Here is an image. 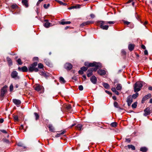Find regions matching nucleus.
<instances>
[{"label": "nucleus", "mask_w": 152, "mask_h": 152, "mask_svg": "<svg viewBox=\"0 0 152 152\" xmlns=\"http://www.w3.org/2000/svg\"><path fill=\"white\" fill-rule=\"evenodd\" d=\"M37 63L36 62H35L31 65L28 67V72H32L33 71L37 72L39 71V69L37 67Z\"/></svg>", "instance_id": "f257e3e1"}, {"label": "nucleus", "mask_w": 152, "mask_h": 152, "mask_svg": "<svg viewBox=\"0 0 152 152\" xmlns=\"http://www.w3.org/2000/svg\"><path fill=\"white\" fill-rule=\"evenodd\" d=\"M143 86L142 82H136L134 86V91L138 92L140 91Z\"/></svg>", "instance_id": "f03ea898"}, {"label": "nucleus", "mask_w": 152, "mask_h": 152, "mask_svg": "<svg viewBox=\"0 0 152 152\" xmlns=\"http://www.w3.org/2000/svg\"><path fill=\"white\" fill-rule=\"evenodd\" d=\"M7 86L6 85L4 86L3 87L1 90V93L0 94V97L2 98L1 100L4 96V95L7 92Z\"/></svg>", "instance_id": "7ed1b4c3"}, {"label": "nucleus", "mask_w": 152, "mask_h": 152, "mask_svg": "<svg viewBox=\"0 0 152 152\" xmlns=\"http://www.w3.org/2000/svg\"><path fill=\"white\" fill-rule=\"evenodd\" d=\"M95 66L97 68H101L102 65L101 64L96 62H94L92 63H90L89 67Z\"/></svg>", "instance_id": "20e7f679"}, {"label": "nucleus", "mask_w": 152, "mask_h": 152, "mask_svg": "<svg viewBox=\"0 0 152 152\" xmlns=\"http://www.w3.org/2000/svg\"><path fill=\"white\" fill-rule=\"evenodd\" d=\"M64 67L67 70H70L72 69V65L70 63H66L64 64Z\"/></svg>", "instance_id": "39448f33"}, {"label": "nucleus", "mask_w": 152, "mask_h": 152, "mask_svg": "<svg viewBox=\"0 0 152 152\" xmlns=\"http://www.w3.org/2000/svg\"><path fill=\"white\" fill-rule=\"evenodd\" d=\"M100 28L103 30H107L108 29L109 26L107 25H104V24H106L105 23V22L104 21H100Z\"/></svg>", "instance_id": "423d86ee"}, {"label": "nucleus", "mask_w": 152, "mask_h": 152, "mask_svg": "<svg viewBox=\"0 0 152 152\" xmlns=\"http://www.w3.org/2000/svg\"><path fill=\"white\" fill-rule=\"evenodd\" d=\"M126 102L128 106H130L133 102V98L131 95L129 96L127 98Z\"/></svg>", "instance_id": "0eeeda50"}, {"label": "nucleus", "mask_w": 152, "mask_h": 152, "mask_svg": "<svg viewBox=\"0 0 152 152\" xmlns=\"http://www.w3.org/2000/svg\"><path fill=\"white\" fill-rule=\"evenodd\" d=\"M144 113L143 115L145 116L149 115L151 113V110L149 107L147 108L144 110Z\"/></svg>", "instance_id": "6e6552de"}, {"label": "nucleus", "mask_w": 152, "mask_h": 152, "mask_svg": "<svg viewBox=\"0 0 152 152\" xmlns=\"http://www.w3.org/2000/svg\"><path fill=\"white\" fill-rule=\"evenodd\" d=\"M18 69L19 71L23 72H27L28 70L27 68L25 66H23L21 68L18 67Z\"/></svg>", "instance_id": "1a4fd4ad"}, {"label": "nucleus", "mask_w": 152, "mask_h": 152, "mask_svg": "<svg viewBox=\"0 0 152 152\" xmlns=\"http://www.w3.org/2000/svg\"><path fill=\"white\" fill-rule=\"evenodd\" d=\"M90 80L94 84H96L97 82V78L94 76H92L90 78Z\"/></svg>", "instance_id": "9d476101"}, {"label": "nucleus", "mask_w": 152, "mask_h": 152, "mask_svg": "<svg viewBox=\"0 0 152 152\" xmlns=\"http://www.w3.org/2000/svg\"><path fill=\"white\" fill-rule=\"evenodd\" d=\"M11 76L12 78H15V77H19L18 76V73L16 71H13L11 73Z\"/></svg>", "instance_id": "9b49d317"}, {"label": "nucleus", "mask_w": 152, "mask_h": 152, "mask_svg": "<svg viewBox=\"0 0 152 152\" xmlns=\"http://www.w3.org/2000/svg\"><path fill=\"white\" fill-rule=\"evenodd\" d=\"M97 72L100 75H104L106 73L105 70L103 69H99L97 71Z\"/></svg>", "instance_id": "f8f14e48"}, {"label": "nucleus", "mask_w": 152, "mask_h": 152, "mask_svg": "<svg viewBox=\"0 0 152 152\" xmlns=\"http://www.w3.org/2000/svg\"><path fill=\"white\" fill-rule=\"evenodd\" d=\"M92 69H89L87 71V75L88 77H89L93 75Z\"/></svg>", "instance_id": "ddd939ff"}, {"label": "nucleus", "mask_w": 152, "mask_h": 152, "mask_svg": "<svg viewBox=\"0 0 152 152\" xmlns=\"http://www.w3.org/2000/svg\"><path fill=\"white\" fill-rule=\"evenodd\" d=\"M135 46V45L134 44H129L128 46L129 50L131 51H132L134 50Z\"/></svg>", "instance_id": "4468645a"}, {"label": "nucleus", "mask_w": 152, "mask_h": 152, "mask_svg": "<svg viewBox=\"0 0 152 152\" xmlns=\"http://www.w3.org/2000/svg\"><path fill=\"white\" fill-rule=\"evenodd\" d=\"M94 23L93 21H87L82 23L80 25V26L83 27V26L87 25L90 24V23Z\"/></svg>", "instance_id": "2eb2a0df"}, {"label": "nucleus", "mask_w": 152, "mask_h": 152, "mask_svg": "<svg viewBox=\"0 0 152 152\" xmlns=\"http://www.w3.org/2000/svg\"><path fill=\"white\" fill-rule=\"evenodd\" d=\"M13 101L14 103L16 105H19L21 103L20 100L16 99H13Z\"/></svg>", "instance_id": "dca6fc26"}, {"label": "nucleus", "mask_w": 152, "mask_h": 152, "mask_svg": "<svg viewBox=\"0 0 152 152\" xmlns=\"http://www.w3.org/2000/svg\"><path fill=\"white\" fill-rule=\"evenodd\" d=\"M22 2L23 4L26 7H28V1L27 0H22Z\"/></svg>", "instance_id": "f3484780"}, {"label": "nucleus", "mask_w": 152, "mask_h": 152, "mask_svg": "<svg viewBox=\"0 0 152 152\" xmlns=\"http://www.w3.org/2000/svg\"><path fill=\"white\" fill-rule=\"evenodd\" d=\"M81 5L79 4H77L75 6H72L69 8L68 9L69 10L75 8H80Z\"/></svg>", "instance_id": "a211bd4d"}, {"label": "nucleus", "mask_w": 152, "mask_h": 152, "mask_svg": "<svg viewBox=\"0 0 152 152\" xmlns=\"http://www.w3.org/2000/svg\"><path fill=\"white\" fill-rule=\"evenodd\" d=\"M103 86L106 89H108L110 88V86L107 83H103L102 84Z\"/></svg>", "instance_id": "6ab92c4d"}, {"label": "nucleus", "mask_w": 152, "mask_h": 152, "mask_svg": "<svg viewBox=\"0 0 152 152\" xmlns=\"http://www.w3.org/2000/svg\"><path fill=\"white\" fill-rule=\"evenodd\" d=\"M148 148L146 147H143L140 148V150L142 152H146L148 150Z\"/></svg>", "instance_id": "aec40b11"}, {"label": "nucleus", "mask_w": 152, "mask_h": 152, "mask_svg": "<svg viewBox=\"0 0 152 152\" xmlns=\"http://www.w3.org/2000/svg\"><path fill=\"white\" fill-rule=\"evenodd\" d=\"M135 94H133L132 96L133 99H136L139 96V94L137 92H135Z\"/></svg>", "instance_id": "412c9836"}, {"label": "nucleus", "mask_w": 152, "mask_h": 152, "mask_svg": "<svg viewBox=\"0 0 152 152\" xmlns=\"http://www.w3.org/2000/svg\"><path fill=\"white\" fill-rule=\"evenodd\" d=\"M128 147V148L131 149L133 150H134L135 149V147L134 146L132 145H128L127 146Z\"/></svg>", "instance_id": "4be33fe9"}, {"label": "nucleus", "mask_w": 152, "mask_h": 152, "mask_svg": "<svg viewBox=\"0 0 152 152\" xmlns=\"http://www.w3.org/2000/svg\"><path fill=\"white\" fill-rule=\"evenodd\" d=\"M59 81L62 83H66V81L65 80L64 78L62 77H60Z\"/></svg>", "instance_id": "5701e85b"}, {"label": "nucleus", "mask_w": 152, "mask_h": 152, "mask_svg": "<svg viewBox=\"0 0 152 152\" xmlns=\"http://www.w3.org/2000/svg\"><path fill=\"white\" fill-rule=\"evenodd\" d=\"M42 88V87L40 85L37 86L35 88V89L37 91H40Z\"/></svg>", "instance_id": "b1692460"}, {"label": "nucleus", "mask_w": 152, "mask_h": 152, "mask_svg": "<svg viewBox=\"0 0 152 152\" xmlns=\"http://www.w3.org/2000/svg\"><path fill=\"white\" fill-rule=\"evenodd\" d=\"M71 23V22L68 21H61L60 23L62 25H64V24H69Z\"/></svg>", "instance_id": "393cba45"}, {"label": "nucleus", "mask_w": 152, "mask_h": 152, "mask_svg": "<svg viewBox=\"0 0 152 152\" xmlns=\"http://www.w3.org/2000/svg\"><path fill=\"white\" fill-rule=\"evenodd\" d=\"M48 127L50 131L52 132L54 131V129L52 125H49Z\"/></svg>", "instance_id": "a878e982"}, {"label": "nucleus", "mask_w": 152, "mask_h": 152, "mask_svg": "<svg viewBox=\"0 0 152 152\" xmlns=\"http://www.w3.org/2000/svg\"><path fill=\"white\" fill-rule=\"evenodd\" d=\"M111 90L113 92H114L115 94H116L117 95H119V93L117 91L115 88H113L111 89Z\"/></svg>", "instance_id": "bb28decb"}, {"label": "nucleus", "mask_w": 152, "mask_h": 152, "mask_svg": "<svg viewBox=\"0 0 152 152\" xmlns=\"http://www.w3.org/2000/svg\"><path fill=\"white\" fill-rule=\"evenodd\" d=\"M83 126L81 124H79L76 126V127L79 130H81L82 129V128Z\"/></svg>", "instance_id": "cd10ccee"}, {"label": "nucleus", "mask_w": 152, "mask_h": 152, "mask_svg": "<svg viewBox=\"0 0 152 152\" xmlns=\"http://www.w3.org/2000/svg\"><path fill=\"white\" fill-rule=\"evenodd\" d=\"M50 24L51 23H50L47 22L44 24V26L46 28H48L50 26Z\"/></svg>", "instance_id": "c85d7f7f"}, {"label": "nucleus", "mask_w": 152, "mask_h": 152, "mask_svg": "<svg viewBox=\"0 0 152 152\" xmlns=\"http://www.w3.org/2000/svg\"><path fill=\"white\" fill-rule=\"evenodd\" d=\"M122 86L120 84H118L117 85L116 89L118 90H120L121 89Z\"/></svg>", "instance_id": "c756f323"}, {"label": "nucleus", "mask_w": 152, "mask_h": 152, "mask_svg": "<svg viewBox=\"0 0 152 152\" xmlns=\"http://www.w3.org/2000/svg\"><path fill=\"white\" fill-rule=\"evenodd\" d=\"M40 74L42 76H43L45 77H46L48 76V75L47 74V73H45L43 72H41L40 73Z\"/></svg>", "instance_id": "7c9ffc66"}, {"label": "nucleus", "mask_w": 152, "mask_h": 152, "mask_svg": "<svg viewBox=\"0 0 152 152\" xmlns=\"http://www.w3.org/2000/svg\"><path fill=\"white\" fill-rule=\"evenodd\" d=\"M7 61L9 63V64L10 65H11L12 64V62L11 59L9 57H7Z\"/></svg>", "instance_id": "2f4dec72"}, {"label": "nucleus", "mask_w": 152, "mask_h": 152, "mask_svg": "<svg viewBox=\"0 0 152 152\" xmlns=\"http://www.w3.org/2000/svg\"><path fill=\"white\" fill-rule=\"evenodd\" d=\"M110 125L113 127H115L117 125V123L116 122H113Z\"/></svg>", "instance_id": "473e14b6"}, {"label": "nucleus", "mask_w": 152, "mask_h": 152, "mask_svg": "<svg viewBox=\"0 0 152 152\" xmlns=\"http://www.w3.org/2000/svg\"><path fill=\"white\" fill-rule=\"evenodd\" d=\"M56 1L59 4H60L61 5H66L67 4L66 3H64L63 2H62L59 1L58 0H56Z\"/></svg>", "instance_id": "72a5a7b5"}, {"label": "nucleus", "mask_w": 152, "mask_h": 152, "mask_svg": "<svg viewBox=\"0 0 152 152\" xmlns=\"http://www.w3.org/2000/svg\"><path fill=\"white\" fill-rule=\"evenodd\" d=\"M137 102H135L132 105V107L133 108H135L136 107L137 105Z\"/></svg>", "instance_id": "f704fd0d"}, {"label": "nucleus", "mask_w": 152, "mask_h": 152, "mask_svg": "<svg viewBox=\"0 0 152 152\" xmlns=\"http://www.w3.org/2000/svg\"><path fill=\"white\" fill-rule=\"evenodd\" d=\"M34 114L35 116V120H36L37 121L39 119V115L36 113H34Z\"/></svg>", "instance_id": "c9c22d12"}, {"label": "nucleus", "mask_w": 152, "mask_h": 152, "mask_svg": "<svg viewBox=\"0 0 152 152\" xmlns=\"http://www.w3.org/2000/svg\"><path fill=\"white\" fill-rule=\"evenodd\" d=\"M66 109L68 110H70L72 108L71 105L69 104L67 105H66Z\"/></svg>", "instance_id": "e433bc0d"}, {"label": "nucleus", "mask_w": 152, "mask_h": 152, "mask_svg": "<svg viewBox=\"0 0 152 152\" xmlns=\"http://www.w3.org/2000/svg\"><path fill=\"white\" fill-rule=\"evenodd\" d=\"M105 22V23L106 24H113L115 23V22L114 21H107Z\"/></svg>", "instance_id": "4c0bfd02"}, {"label": "nucleus", "mask_w": 152, "mask_h": 152, "mask_svg": "<svg viewBox=\"0 0 152 152\" xmlns=\"http://www.w3.org/2000/svg\"><path fill=\"white\" fill-rule=\"evenodd\" d=\"M88 69V68L85 66H83L81 68V69L83 71H86Z\"/></svg>", "instance_id": "58836bf2"}, {"label": "nucleus", "mask_w": 152, "mask_h": 152, "mask_svg": "<svg viewBox=\"0 0 152 152\" xmlns=\"http://www.w3.org/2000/svg\"><path fill=\"white\" fill-rule=\"evenodd\" d=\"M66 131H63L61 133H60V134H58L56 136V137H59L60 136V135L61 134H64L65 132Z\"/></svg>", "instance_id": "ea45409f"}, {"label": "nucleus", "mask_w": 152, "mask_h": 152, "mask_svg": "<svg viewBox=\"0 0 152 152\" xmlns=\"http://www.w3.org/2000/svg\"><path fill=\"white\" fill-rule=\"evenodd\" d=\"M38 67L39 68L42 69L43 67V64L41 63H39L38 64Z\"/></svg>", "instance_id": "a19ab883"}, {"label": "nucleus", "mask_w": 152, "mask_h": 152, "mask_svg": "<svg viewBox=\"0 0 152 152\" xmlns=\"http://www.w3.org/2000/svg\"><path fill=\"white\" fill-rule=\"evenodd\" d=\"M17 62L18 64L19 65H21L23 63L21 61V60L19 58L17 60Z\"/></svg>", "instance_id": "79ce46f5"}, {"label": "nucleus", "mask_w": 152, "mask_h": 152, "mask_svg": "<svg viewBox=\"0 0 152 152\" xmlns=\"http://www.w3.org/2000/svg\"><path fill=\"white\" fill-rule=\"evenodd\" d=\"M151 96V95L150 94H148V95L145 96L144 97H145V98H146L147 99L150 98Z\"/></svg>", "instance_id": "37998d69"}, {"label": "nucleus", "mask_w": 152, "mask_h": 152, "mask_svg": "<svg viewBox=\"0 0 152 152\" xmlns=\"http://www.w3.org/2000/svg\"><path fill=\"white\" fill-rule=\"evenodd\" d=\"M50 4H48L47 5L46 4H44L43 5V7L45 9H47L50 6Z\"/></svg>", "instance_id": "c03bdc74"}, {"label": "nucleus", "mask_w": 152, "mask_h": 152, "mask_svg": "<svg viewBox=\"0 0 152 152\" xmlns=\"http://www.w3.org/2000/svg\"><path fill=\"white\" fill-rule=\"evenodd\" d=\"M13 117L15 120L17 121L18 120V117L17 115H14Z\"/></svg>", "instance_id": "a18cd8bd"}, {"label": "nucleus", "mask_w": 152, "mask_h": 152, "mask_svg": "<svg viewBox=\"0 0 152 152\" xmlns=\"http://www.w3.org/2000/svg\"><path fill=\"white\" fill-rule=\"evenodd\" d=\"M13 85L12 84L10 85V91H12L13 90Z\"/></svg>", "instance_id": "49530a36"}, {"label": "nucleus", "mask_w": 152, "mask_h": 152, "mask_svg": "<svg viewBox=\"0 0 152 152\" xmlns=\"http://www.w3.org/2000/svg\"><path fill=\"white\" fill-rule=\"evenodd\" d=\"M79 89L80 91H82L83 90V87L82 85H80L79 86Z\"/></svg>", "instance_id": "de8ad7c7"}, {"label": "nucleus", "mask_w": 152, "mask_h": 152, "mask_svg": "<svg viewBox=\"0 0 152 152\" xmlns=\"http://www.w3.org/2000/svg\"><path fill=\"white\" fill-rule=\"evenodd\" d=\"M3 142L6 143H9V141L8 140L4 139L3 140Z\"/></svg>", "instance_id": "09e8293b"}, {"label": "nucleus", "mask_w": 152, "mask_h": 152, "mask_svg": "<svg viewBox=\"0 0 152 152\" xmlns=\"http://www.w3.org/2000/svg\"><path fill=\"white\" fill-rule=\"evenodd\" d=\"M11 7L12 8L14 9L17 8L18 7V6L16 4H14L12 5Z\"/></svg>", "instance_id": "8fccbe9b"}, {"label": "nucleus", "mask_w": 152, "mask_h": 152, "mask_svg": "<svg viewBox=\"0 0 152 152\" xmlns=\"http://www.w3.org/2000/svg\"><path fill=\"white\" fill-rule=\"evenodd\" d=\"M90 63L88 62H86L85 63L84 65L85 66L89 67Z\"/></svg>", "instance_id": "3c124183"}, {"label": "nucleus", "mask_w": 152, "mask_h": 152, "mask_svg": "<svg viewBox=\"0 0 152 152\" xmlns=\"http://www.w3.org/2000/svg\"><path fill=\"white\" fill-rule=\"evenodd\" d=\"M0 131L4 133L7 134V132L5 130H4V129L0 130Z\"/></svg>", "instance_id": "603ef678"}, {"label": "nucleus", "mask_w": 152, "mask_h": 152, "mask_svg": "<svg viewBox=\"0 0 152 152\" xmlns=\"http://www.w3.org/2000/svg\"><path fill=\"white\" fill-rule=\"evenodd\" d=\"M114 105L115 107H118V103L117 102H114Z\"/></svg>", "instance_id": "864d4df0"}, {"label": "nucleus", "mask_w": 152, "mask_h": 152, "mask_svg": "<svg viewBox=\"0 0 152 152\" xmlns=\"http://www.w3.org/2000/svg\"><path fill=\"white\" fill-rule=\"evenodd\" d=\"M124 22L125 24H126L127 25H129L130 23V22H129L128 21H125V20L124 21Z\"/></svg>", "instance_id": "5fc2aeb1"}, {"label": "nucleus", "mask_w": 152, "mask_h": 152, "mask_svg": "<svg viewBox=\"0 0 152 152\" xmlns=\"http://www.w3.org/2000/svg\"><path fill=\"white\" fill-rule=\"evenodd\" d=\"M98 68H97V67H95V68H90V69H92V72L93 71H96L97 70V69Z\"/></svg>", "instance_id": "6e6d98bb"}, {"label": "nucleus", "mask_w": 152, "mask_h": 152, "mask_svg": "<svg viewBox=\"0 0 152 152\" xmlns=\"http://www.w3.org/2000/svg\"><path fill=\"white\" fill-rule=\"evenodd\" d=\"M83 71H82V70L81 69V70H80L79 71L78 73L79 74L82 75L83 73Z\"/></svg>", "instance_id": "4d7b16f0"}, {"label": "nucleus", "mask_w": 152, "mask_h": 152, "mask_svg": "<svg viewBox=\"0 0 152 152\" xmlns=\"http://www.w3.org/2000/svg\"><path fill=\"white\" fill-rule=\"evenodd\" d=\"M121 53H122L124 55H126V51L124 50H123L122 51H121Z\"/></svg>", "instance_id": "13d9d810"}, {"label": "nucleus", "mask_w": 152, "mask_h": 152, "mask_svg": "<svg viewBox=\"0 0 152 152\" xmlns=\"http://www.w3.org/2000/svg\"><path fill=\"white\" fill-rule=\"evenodd\" d=\"M17 145L19 146L22 147L23 146V144L21 142H18L17 144Z\"/></svg>", "instance_id": "bf43d9fd"}, {"label": "nucleus", "mask_w": 152, "mask_h": 152, "mask_svg": "<svg viewBox=\"0 0 152 152\" xmlns=\"http://www.w3.org/2000/svg\"><path fill=\"white\" fill-rule=\"evenodd\" d=\"M147 99L146 98H145V97L144 96L142 98V103H143V102H144L145 100H146Z\"/></svg>", "instance_id": "052dcab7"}, {"label": "nucleus", "mask_w": 152, "mask_h": 152, "mask_svg": "<svg viewBox=\"0 0 152 152\" xmlns=\"http://www.w3.org/2000/svg\"><path fill=\"white\" fill-rule=\"evenodd\" d=\"M144 53L145 55H148V51L145 50L144 51Z\"/></svg>", "instance_id": "680f3d73"}, {"label": "nucleus", "mask_w": 152, "mask_h": 152, "mask_svg": "<svg viewBox=\"0 0 152 152\" xmlns=\"http://www.w3.org/2000/svg\"><path fill=\"white\" fill-rule=\"evenodd\" d=\"M126 141L128 142H130V140L129 138L126 139Z\"/></svg>", "instance_id": "e2e57ef3"}, {"label": "nucleus", "mask_w": 152, "mask_h": 152, "mask_svg": "<svg viewBox=\"0 0 152 152\" xmlns=\"http://www.w3.org/2000/svg\"><path fill=\"white\" fill-rule=\"evenodd\" d=\"M38 57H34V58H33V59L35 61V60H38Z\"/></svg>", "instance_id": "0e129e2a"}, {"label": "nucleus", "mask_w": 152, "mask_h": 152, "mask_svg": "<svg viewBox=\"0 0 152 152\" xmlns=\"http://www.w3.org/2000/svg\"><path fill=\"white\" fill-rule=\"evenodd\" d=\"M90 16L91 18H94L95 17V16L94 14H92L90 15Z\"/></svg>", "instance_id": "69168bd1"}, {"label": "nucleus", "mask_w": 152, "mask_h": 152, "mask_svg": "<svg viewBox=\"0 0 152 152\" xmlns=\"http://www.w3.org/2000/svg\"><path fill=\"white\" fill-rule=\"evenodd\" d=\"M141 48L142 49H145L146 48L145 47V46L143 45H141Z\"/></svg>", "instance_id": "338daca9"}, {"label": "nucleus", "mask_w": 152, "mask_h": 152, "mask_svg": "<svg viewBox=\"0 0 152 152\" xmlns=\"http://www.w3.org/2000/svg\"><path fill=\"white\" fill-rule=\"evenodd\" d=\"M4 119L2 118L0 119V123H2L4 122Z\"/></svg>", "instance_id": "774afa93"}]
</instances>
